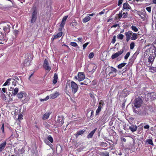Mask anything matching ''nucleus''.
<instances>
[{
    "mask_svg": "<svg viewBox=\"0 0 156 156\" xmlns=\"http://www.w3.org/2000/svg\"><path fill=\"white\" fill-rule=\"evenodd\" d=\"M111 70L112 71V72H110L108 74L109 75H110V74H111V73H112V72H113L114 73H116L117 71V70L115 68L113 67H111Z\"/></svg>",
    "mask_w": 156,
    "mask_h": 156,
    "instance_id": "c756f323",
    "label": "nucleus"
},
{
    "mask_svg": "<svg viewBox=\"0 0 156 156\" xmlns=\"http://www.w3.org/2000/svg\"><path fill=\"white\" fill-rule=\"evenodd\" d=\"M44 142L48 145H49L50 144V143L48 141V140L47 139H44Z\"/></svg>",
    "mask_w": 156,
    "mask_h": 156,
    "instance_id": "5fc2aeb1",
    "label": "nucleus"
},
{
    "mask_svg": "<svg viewBox=\"0 0 156 156\" xmlns=\"http://www.w3.org/2000/svg\"><path fill=\"white\" fill-rule=\"evenodd\" d=\"M150 126L149 125H147L144 126V129H148L149 128Z\"/></svg>",
    "mask_w": 156,
    "mask_h": 156,
    "instance_id": "bf43d9fd",
    "label": "nucleus"
},
{
    "mask_svg": "<svg viewBox=\"0 0 156 156\" xmlns=\"http://www.w3.org/2000/svg\"><path fill=\"white\" fill-rule=\"evenodd\" d=\"M147 10L149 12H150L151 11V7H147L146 8Z\"/></svg>",
    "mask_w": 156,
    "mask_h": 156,
    "instance_id": "09e8293b",
    "label": "nucleus"
},
{
    "mask_svg": "<svg viewBox=\"0 0 156 156\" xmlns=\"http://www.w3.org/2000/svg\"><path fill=\"white\" fill-rule=\"evenodd\" d=\"M94 56V53L93 52H91L89 55L88 58H93Z\"/></svg>",
    "mask_w": 156,
    "mask_h": 156,
    "instance_id": "79ce46f5",
    "label": "nucleus"
},
{
    "mask_svg": "<svg viewBox=\"0 0 156 156\" xmlns=\"http://www.w3.org/2000/svg\"><path fill=\"white\" fill-rule=\"evenodd\" d=\"M89 43L88 42H87L83 44V49H84L89 44Z\"/></svg>",
    "mask_w": 156,
    "mask_h": 156,
    "instance_id": "8fccbe9b",
    "label": "nucleus"
},
{
    "mask_svg": "<svg viewBox=\"0 0 156 156\" xmlns=\"http://www.w3.org/2000/svg\"><path fill=\"white\" fill-rule=\"evenodd\" d=\"M135 46V44L133 42H132L130 44V48L131 50H132L133 49L134 46Z\"/></svg>",
    "mask_w": 156,
    "mask_h": 156,
    "instance_id": "c9c22d12",
    "label": "nucleus"
},
{
    "mask_svg": "<svg viewBox=\"0 0 156 156\" xmlns=\"http://www.w3.org/2000/svg\"><path fill=\"white\" fill-rule=\"evenodd\" d=\"M47 140L51 143L53 142V139L52 137L50 135H49L48 136V137L47 138Z\"/></svg>",
    "mask_w": 156,
    "mask_h": 156,
    "instance_id": "c85d7f7f",
    "label": "nucleus"
},
{
    "mask_svg": "<svg viewBox=\"0 0 156 156\" xmlns=\"http://www.w3.org/2000/svg\"><path fill=\"white\" fill-rule=\"evenodd\" d=\"M6 144V142H4L0 145V152H1L4 149Z\"/></svg>",
    "mask_w": 156,
    "mask_h": 156,
    "instance_id": "aec40b11",
    "label": "nucleus"
},
{
    "mask_svg": "<svg viewBox=\"0 0 156 156\" xmlns=\"http://www.w3.org/2000/svg\"><path fill=\"white\" fill-rule=\"evenodd\" d=\"M137 38V34L136 33H133L131 37V40H135Z\"/></svg>",
    "mask_w": 156,
    "mask_h": 156,
    "instance_id": "5701e85b",
    "label": "nucleus"
},
{
    "mask_svg": "<svg viewBox=\"0 0 156 156\" xmlns=\"http://www.w3.org/2000/svg\"><path fill=\"white\" fill-rule=\"evenodd\" d=\"M94 114V112L93 111H92L91 113L90 117H92L93 116Z\"/></svg>",
    "mask_w": 156,
    "mask_h": 156,
    "instance_id": "e2e57ef3",
    "label": "nucleus"
},
{
    "mask_svg": "<svg viewBox=\"0 0 156 156\" xmlns=\"http://www.w3.org/2000/svg\"><path fill=\"white\" fill-rule=\"evenodd\" d=\"M97 130V128L94 129L93 130H92L91 132L87 136V138L88 139L91 138L94 133H95V131Z\"/></svg>",
    "mask_w": 156,
    "mask_h": 156,
    "instance_id": "a211bd4d",
    "label": "nucleus"
},
{
    "mask_svg": "<svg viewBox=\"0 0 156 156\" xmlns=\"http://www.w3.org/2000/svg\"><path fill=\"white\" fill-rule=\"evenodd\" d=\"M90 17L89 16H87L84 18L83 20V23H87L89 21L90 19Z\"/></svg>",
    "mask_w": 156,
    "mask_h": 156,
    "instance_id": "a878e982",
    "label": "nucleus"
},
{
    "mask_svg": "<svg viewBox=\"0 0 156 156\" xmlns=\"http://www.w3.org/2000/svg\"><path fill=\"white\" fill-rule=\"evenodd\" d=\"M102 108H101V106H98V108L96 110V115H98L99 114L100 112H101Z\"/></svg>",
    "mask_w": 156,
    "mask_h": 156,
    "instance_id": "2f4dec72",
    "label": "nucleus"
},
{
    "mask_svg": "<svg viewBox=\"0 0 156 156\" xmlns=\"http://www.w3.org/2000/svg\"><path fill=\"white\" fill-rule=\"evenodd\" d=\"M124 51V50L122 49L120 50L118 52L113 54L111 56V58L112 59H114L116 58H117L119 55L122 54Z\"/></svg>",
    "mask_w": 156,
    "mask_h": 156,
    "instance_id": "6e6552de",
    "label": "nucleus"
},
{
    "mask_svg": "<svg viewBox=\"0 0 156 156\" xmlns=\"http://www.w3.org/2000/svg\"><path fill=\"white\" fill-rule=\"evenodd\" d=\"M123 0H119L118 1V6H120L122 4V3Z\"/></svg>",
    "mask_w": 156,
    "mask_h": 156,
    "instance_id": "3c124183",
    "label": "nucleus"
},
{
    "mask_svg": "<svg viewBox=\"0 0 156 156\" xmlns=\"http://www.w3.org/2000/svg\"><path fill=\"white\" fill-rule=\"evenodd\" d=\"M130 54V52H128L126 53V55H125V56L124 57L125 59L126 60L128 58V57H129V56Z\"/></svg>",
    "mask_w": 156,
    "mask_h": 156,
    "instance_id": "a19ab883",
    "label": "nucleus"
},
{
    "mask_svg": "<svg viewBox=\"0 0 156 156\" xmlns=\"http://www.w3.org/2000/svg\"><path fill=\"white\" fill-rule=\"evenodd\" d=\"M9 90L12 91V96H15L17 94L19 91V89L18 88H14L12 87H10L9 89Z\"/></svg>",
    "mask_w": 156,
    "mask_h": 156,
    "instance_id": "9d476101",
    "label": "nucleus"
},
{
    "mask_svg": "<svg viewBox=\"0 0 156 156\" xmlns=\"http://www.w3.org/2000/svg\"><path fill=\"white\" fill-rule=\"evenodd\" d=\"M30 61H29L28 59L27 58L25 59L24 64V65L26 66H28L30 65Z\"/></svg>",
    "mask_w": 156,
    "mask_h": 156,
    "instance_id": "b1692460",
    "label": "nucleus"
},
{
    "mask_svg": "<svg viewBox=\"0 0 156 156\" xmlns=\"http://www.w3.org/2000/svg\"><path fill=\"white\" fill-rule=\"evenodd\" d=\"M77 39H78V40L79 41L81 42L82 41V38L81 37H80L78 38Z\"/></svg>",
    "mask_w": 156,
    "mask_h": 156,
    "instance_id": "69168bd1",
    "label": "nucleus"
},
{
    "mask_svg": "<svg viewBox=\"0 0 156 156\" xmlns=\"http://www.w3.org/2000/svg\"><path fill=\"white\" fill-rule=\"evenodd\" d=\"M85 76L83 73L79 72L78 73V79L79 81L83 80L85 78Z\"/></svg>",
    "mask_w": 156,
    "mask_h": 156,
    "instance_id": "f8f14e48",
    "label": "nucleus"
},
{
    "mask_svg": "<svg viewBox=\"0 0 156 156\" xmlns=\"http://www.w3.org/2000/svg\"><path fill=\"white\" fill-rule=\"evenodd\" d=\"M104 102L103 101L101 100L100 101L99 103V106H101V108H102L103 105H104Z\"/></svg>",
    "mask_w": 156,
    "mask_h": 156,
    "instance_id": "e433bc0d",
    "label": "nucleus"
},
{
    "mask_svg": "<svg viewBox=\"0 0 156 156\" xmlns=\"http://www.w3.org/2000/svg\"><path fill=\"white\" fill-rule=\"evenodd\" d=\"M37 11L36 8H35L32 13V15L31 17L30 20L31 23H34L35 22L37 18Z\"/></svg>",
    "mask_w": 156,
    "mask_h": 156,
    "instance_id": "0eeeda50",
    "label": "nucleus"
},
{
    "mask_svg": "<svg viewBox=\"0 0 156 156\" xmlns=\"http://www.w3.org/2000/svg\"><path fill=\"white\" fill-rule=\"evenodd\" d=\"M139 53V52H137V51H136V52L132 56V57L129 59V63H131L132 64L134 62V60L136 58L135 57V55H137Z\"/></svg>",
    "mask_w": 156,
    "mask_h": 156,
    "instance_id": "f3484780",
    "label": "nucleus"
},
{
    "mask_svg": "<svg viewBox=\"0 0 156 156\" xmlns=\"http://www.w3.org/2000/svg\"><path fill=\"white\" fill-rule=\"evenodd\" d=\"M131 9V7L129 5V4L127 3L126 2L123 3V5L122 9H126L128 10L130 9Z\"/></svg>",
    "mask_w": 156,
    "mask_h": 156,
    "instance_id": "2eb2a0df",
    "label": "nucleus"
},
{
    "mask_svg": "<svg viewBox=\"0 0 156 156\" xmlns=\"http://www.w3.org/2000/svg\"><path fill=\"white\" fill-rule=\"evenodd\" d=\"M126 63H124V62H123V63H122L120 64H119V65L117 67H118V68L119 69H121V68H122L124 66L126 65Z\"/></svg>",
    "mask_w": 156,
    "mask_h": 156,
    "instance_id": "cd10ccee",
    "label": "nucleus"
},
{
    "mask_svg": "<svg viewBox=\"0 0 156 156\" xmlns=\"http://www.w3.org/2000/svg\"><path fill=\"white\" fill-rule=\"evenodd\" d=\"M99 144L100 146H104L105 147H106L107 146V144L106 143L104 142H100L99 143Z\"/></svg>",
    "mask_w": 156,
    "mask_h": 156,
    "instance_id": "58836bf2",
    "label": "nucleus"
},
{
    "mask_svg": "<svg viewBox=\"0 0 156 156\" xmlns=\"http://www.w3.org/2000/svg\"><path fill=\"white\" fill-rule=\"evenodd\" d=\"M12 84L14 86H16V82L13 81L12 82Z\"/></svg>",
    "mask_w": 156,
    "mask_h": 156,
    "instance_id": "338daca9",
    "label": "nucleus"
},
{
    "mask_svg": "<svg viewBox=\"0 0 156 156\" xmlns=\"http://www.w3.org/2000/svg\"><path fill=\"white\" fill-rule=\"evenodd\" d=\"M122 10L119 13L118 15V16L119 18L120 19L122 16L123 14L122 13Z\"/></svg>",
    "mask_w": 156,
    "mask_h": 156,
    "instance_id": "de8ad7c7",
    "label": "nucleus"
},
{
    "mask_svg": "<svg viewBox=\"0 0 156 156\" xmlns=\"http://www.w3.org/2000/svg\"><path fill=\"white\" fill-rule=\"evenodd\" d=\"M51 113L48 112V113H45L43 115L42 119L43 120H45L48 119Z\"/></svg>",
    "mask_w": 156,
    "mask_h": 156,
    "instance_id": "393cba45",
    "label": "nucleus"
},
{
    "mask_svg": "<svg viewBox=\"0 0 156 156\" xmlns=\"http://www.w3.org/2000/svg\"><path fill=\"white\" fill-rule=\"evenodd\" d=\"M68 17V16H65L62 18V21L65 22L66 20Z\"/></svg>",
    "mask_w": 156,
    "mask_h": 156,
    "instance_id": "a18cd8bd",
    "label": "nucleus"
},
{
    "mask_svg": "<svg viewBox=\"0 0 156 156\" xmlns=\"http://www.w3.org/2000/svg\"><path fill=\"white\" fill-rule=\"evenodd\" d=\"M43 66L45 70L48 71L51 70V67L49 66L48 60L46 59L44 60Z\"/></svg>",
    "mask_w": 156,
    "mask_h": 156,
    "instance_id": "1a4fd4ad",
    "label": "nucleus"
},
{
    "mask_svg": "<svg viewBox=\"0 0 156 156\" xmlns=\"http://www.w3.org/2000/svg\"><path fill=\"white\" fill-rule=\"evenodd\" d=\"M149 69L152 73L156 72V67L150 66Z\"/></svg>",
    "mask_w": 156,
    "mask_h": 156,
    "instance_id": "473e14b6",
    "label": "nucleus"
},
{
    "mask_svg": "<svg viewBox=\"0 0 156 156\" xmlns=\"http://www.w3.org/2000/svg\"><path fill=\"white\" fill-rule=\"evenodd\" d=\"M85 132V130H80L78 131L76 134V136H78L80 135L83 134Z\"/></svg>",
    "mask_w": 156,
    "mask_h": 156,
    "instance_id": "72a5a7b5",
    "label": "nucleus"
},
{
    "mask_svg": "<svg viewBox=\"0 0 156 156\" xmlns=\"http://www.w3.org/2000/svg\"><path fill=\"white\" fill-rule=\"evenodd\" d=\"M131 29L135 32H137L138 30V29L136 26H132L131 27Z\"/></svg>",
    "mask_w": 156,
    "mask_h": 156,
    "instance_id": "7c9ffc66",
    "label": "nucleus"
},
{
    "mask_svg": "<svg viewBox=\"0 0 156 156\" xmlns=\"http://www.w3.org/2000/svg\"><path fill=\"white\" fill-rule=\"evenodd\" d=\"M129 129L132 132H134L136 130L137 127L136 125H132L129 127Z\"/></svg>",
    "mask_w": 156,
    "mask_h": 156,
    "instance_id": "412c9836",
    "label": "nucleus"
},
{
    "mask_svg": "<svg viewBox=\"0 0 156 156\" xmlns=\"http://www.w3.org/2000/svg\"><path fill=\"white\" fill-rule=\"evenodd\" d=\"M97 68V66H95V65H94L93 66V69L92 70V71H93V72H94L95 69H96Z\"/></svg>",
    "mask_w": 156,
    "mask_h": 156,
    "instance_id": "052dcab7",
    "label": "nucleus"
},
{
    "mask_svg": "<svg viewBox=\"0 0 156 156\" xmlns=\"http://www.w3.org/2000/svg\"><path fill=\"white\" fill-rule=\"evenodd\" d=\"M70 86L72 93L73 94H75L78 89L77 84L74 82L72 81L70 82Z\"/></svg>",
    "mask_w": 156,
    "mask_h": 156,
    "instance_id": "20e7f679",
    "label": "nucleus"
},
{
    "mask_svg": "<svg viewBox=\"0 0 156 156\" xmlns=\"http://www.w3.org/2000/svg\"><path fill=\"white\" fill-rule=\"evenodd\" d=\"M155 58L149 56L148 58L145 61L144 63L147 67H150L153 63Z\"/></svg>",
    "mask_w": 156,
    "mask_h": 156,
    "instance_id": "423d86ee",
    "label": "nucleus"
},
{
    "mask_svg": "<svg viewBox=\"0 0 156 156\" xmlns=\"http://www.w3.org/2000/svg\"><path fill=\"white\" fill-rule=\"evenodd\" d=\"M58 122L60 123L61 126H62L64 123V118L62 116H58Z\"/></svg>",
    "mask_w": 156,
    "mask_h": 156,
    "instance_id": "4468645a",
    "label": "nucleus"
},
{
    "mask_svg": "<svg viewBox=\"0 0 156 156\" xmlns=\"http://www.w3.org/2000/svg\"><path fill=\"white\" fill-rule=\"evenodd\" d=\"M100 154L104 156H109V153L107 152L105 153L102 152Z\"/></svg>",
    "mask_w": 156,
    "mask_h": 156,
    "instance_id": "37998d69",
    "label": "nucleus"
},
{
    "mask_svg": "<svg viewBox=\"0 0 156 156\" xmlns=\"http://www.w3.org/2000/svg\"><path fill=\"white\" fill-rule=\"evenodd\" d=\"M12 79L14 80H19V78L17 76H15L14 77L12 78Z\"/></svg>",
    "mask_w": 156,
    "mask_h": 156,
    "instance_id": "4d7b16f0",
    "label": "nucleus"
},
{
    "mask_svg": "<svg viewBox=\"0 0 156 156\" xmlns=\"http://www.w3.org/2000/svg\"><path fill=\"white\" fill-rule=\"evenodd\" d=\"M58 75L56 73H55L53 77V83L54 84H55L57 81L58 80Z\"/></svg>",
    "mask_w": 156,
    "mask_h": 156,
    "instance_id": "4be33fe9",
    "label": "nucleus"
},
{
    "mask_svg": "<svg viewBox=\"0 0 156 156\" xmlns=\"http://www.w3.org/2000/svg\"><path fill=\"white\" fill-rule=\"evenodd\" d=\"M132 34L133 32L130 30L125 32V35L126 36V40L127 42H128L131 39Z\"/></svg>",
    "mask_w": 156,
    "mask_h": 156,
    "instance_id": "9b49d317",
    "label": "nucleus"
},
{
    "mask_svg": "<svg viewBox=\"0 0 156 156\" xmlns=\"http://www.w3.org/2000/svg\"><path fill=\"white\" fill-rule=\"evenodd\" d=\"M85 81H84L83 82H81L80 83V84L81 85H87V84L85 83Z\"/></svg>",
    "mask_w": 156,
    "mask_h": 156,
    "instance_id": "0e129e2a",
    "label": "nucleus"
},
{
    "mask_svg": "<svg viewBox=\"0 0 156 156\" xmlns=\"http://www.w3.org/2000/svg\"><path fill=\"white\" fill-rule=\"evenodd\" d=\"M1 130L3 133L4 132V124H2V126L1 127Z\"/></svg>",
    "mask_w": 156,
    "mask_h": 156,
    "instance_id": "13d9d810",
    "label": "nucleus"
},
{
    "mask_svg": "<svg viewBox=\"0 0 156 156\" xmlns=\"http://www.w3.org/2000/svg\"><path fill=\"white\" fill-rule=\"evenodd\" d=\"M70 44L72 46H74V47H76H76H78V45L77 44V43H76V42H71V43H70Z\"/></svg>",
    "mask_w": 156,
    "mask_h": 156,
    "instance_id": "ea45409f",
    "label": "nucleus"
},
{
    "mask_svg": "<svg viewBox=\"0 0 156 156\" xmlns=\"http://www.w3.org/2000/svg\"><path fill=\"white\" fill-rule=\"evenodd\" d=\"M122 14V15H123V18H126L127 17L128 15V13L127 12H126V13L123 12Z\"/></svg>",
    "mask_w": 156,
    "mask_h": 156,
    "instance_id": "49530a36",
    "label": "nucleus"
},
{
    "mask_svg": "<svg viewBox=\"0 0 156 156\" xmlns=\"http://www.w3.org/2000/svg\"><path fill=\"white\" fill-rule=\"evenodd\" d=\"M17 97L18 98L22 99L24 100V102H27L28 100V98L27 94L23 92H20L17 94Z\"/></svg>",
    "mask_w": 156,
    "mask_h": 156,
    "instance_id": "39448f33",
    "label": "nucleus"
},
{
    "mask_svg": "<svg viewBox=\"0 0 156 156\" xmlns=\"http://www.w3.org/2000/svg\"><path fill=\"white\" fill-rule=\"evenodd\" d=\"M142 103L143 101L142 99L140 97H138L135 99L133 104L134 107L137 108L141 106Z\"/></svg>",
    "mask_w": 156,
    "mask_h": 156,
    "instance_id": "7ed1b4c3",
    "label": "nucleus"
},
{
    "mask_svg": "<svg viewBox=\"0 0 156 156\" xmlns=\"http://www.w3.org/2000/svg\"><path fill=\"white\" fill-rule=\"evenodd\" d=\"M122 140L124 142H126V139L125 138H123L122 139Z\"/></svg>",
    "mask_w": 156,
    "mask_h": 156,
    "instance_id": "774afa93",
    "label": "nucleus"
},
{
    "mask_svg": "<svg viewBox=\"0 0 156 156\" xmlns=\"http://www.w3.org/2000/svg\"><path fill=\"white\" fill-rule=\"evenodd\" d=\"M2 91L4 92L5 93L6 92V89L5 88H2Z\"/></svg>",
    "mask_w": 156,
    "mask_h": 156,
    "instance_id": "680f3d73",
    "label": "nucleus"
},
{
    "mask_svg": "<svg viewBox=\"0 0 156 156\" xmlns=\"http://www.w3.org/2000/svg\"><path fill=\"white\" fill-rule=\"evenodd\" d=\"M133 111L135 113L142 116L144 117L148 115L147 109L146 108H142V110H141L139 108L136 109L133 107Z\"/></svg>",
    "mask_w": 156,
    "mask_h": 156,
    "instance_id": "f257e3e1",
    "label": "nucleus"
},
{
    "mask_svg": "<svg viewBox=\"0 0 156 156\" xmlns=\"http://www.w3.org/2000/svg\"><path fill=\"white\" fill-rule=\"evenodd\" d=\"M62 32H60L58 33L57 34L55 35L52 38V39L53 40L55 39L58 38L62 36Z\"/></svg>",
    "mask_w": 156,
    "mask_h": 156,
    "instance_id": "6ab92c4d",
    "label": "nucleus"
},
{
    "mask_svg": "<svg viewBox=\"0 0 156 156\" xmlns=\"http://www.w3.org/2000/svg\"><path fill=\"white\" fill-rule=\"evenodd\" d=\"M59 95V92L56 91L55 93L51 94L50 95V98L54 99L57 97Z\"/></svg>",
    "mask_w": 156,
    "mask_h": 156,
    "instance_id": "dca6fc26",
    "label": "nucleus"
},
{
    "mask_svg": "<svg viewBox=\"0 0 156 156\" xmlns=\"http://www.w3.org/2000/svg\"><path fill=\"white\" fill-rule=\"evenodd\" d=\"M23 115L21 114H20L18 115V119L19 121H20L23 119Z\"/></svg>",
    "mask_w": 156,
    "mask_h": 156,
    "instance_id": "c03bdc74",
    "label": "nucleus"
},
{
    "mask_svg": "<svg viewBox=\"0 0 156 156\" xmlns=\"http://www.w3.org/2000/svg\"><path fill=\"white\" fill-rule=\"evenodd\" d=\"M146 143H147L148 144L151 145L153 146H154V145L153 144V141L152 140L150 139H147L145 140Z\"/></svg>",
    "mask_w": 156,
    "mask_h": 156,
    "instance_id": "bb28decb",
    "label": "nucleus"
},
{
    "mask_svg": "<svg viewBox=\"0 0 156 156\" xmlns=\"http://www.w3.org/2000/svg\"><path fill=\"white\" fill-rule=\"evenodd\" d=\"M65 23V22L62 21L61 24H60V27L62 28H63L64 26Z\"/></svg>",
    "mask_w": 156,
    "mask_h": 156,
    "instance_id": "603ef678",
    "label": "nucleus"
},
{
    "mask_svg": "<svg viewBox=\"0 0 156 156\" xmlns=\"http://www.w3.org/2000/svg\"><path fill=\"white\" fill-rule=\"evenodd\" d=\"M145 54L150 57L155 58L156 56V48L153 46L150 48L146 51Z\"/></svg>",
    "mask_w": 156,
    "mask_h": 156,
    "instance_id": "f03ea898",
    "label": "nucleus"
},
{
    "mask_svg": "<svg viewBox=\"0 0 156 156\" xmlns=\"http://www.w3.org/2000/svg\"><path fill=\"white\" fill-rule=\"evenodd\" d=\"M11 27L10 25H6L3 27V30L6 34L8 33L10 31Z\"/></svg>",
    "mask_w": 156,
    "mask_h": 156,
    "instance_id": "ddd939ff",
    "label": "nucleus"
},
{
    "mask_svg": "<svg viewBox=\"0 0 156 156\" xmlns=\"http://www.w3.org/2000/svg\"><path fill=\"white\" fill-rule=\"evenodd\" d=\"M11 78H9V79H8L6 80V81H5V83L4 84L3 86H5L7 85H9V82L11 81Z\"/></svg>",
    "mask_w": 156,
    "mask_h": 156,
    "instance_id": "f704fd0d",
    "label": "nucleus"
},
{
    "mask_svg": "<svg viewBox=\"0 0 156 156\" xmlns=\"http://www.w3.org/2000/svg\"><path fill=\"white\" fill-rule=\"evenodd\" d=\"M115 41H116V40H115V36H113V38L112 39V43H115Z\"/></svg>",
    "mask_w": 156,
    "mask_h": 156,
    "instance_id": "864d4df0",
    "label": "nucleus"
},
{
    "mask_svg": "<svg viewBox=\"0 0 156 156\" xmlns=\"http://www.w3.org/2000/svg\"><path fill=\"white\" fill-rule=\"evenodd\" d=\"M124 36L122 34H119L117 36V37L120 39L122 40L124 37Z\"/></svg>",
    "mask_w": 156,
    "mask_h": 156,
    "instance_id": "4c0bfd02",
    "label": "nucleus"
},
{
    "mask_svg": "<svg viewBox=\"0 0 156 156\" xmlns=\"http://www.w3.org/2000/svg\"><path fill=\"white\" fill-rule=\"evenodd\" d=\"M105 10L104 9L103 11H101L97 15H102V14H104L105 12Z\"/></svg>",
    "mask_w": 156,
    "mask_h": 156,
    "instance_id": "6e6d98bb",
    "label": "nucleus"
}]
</instances>
